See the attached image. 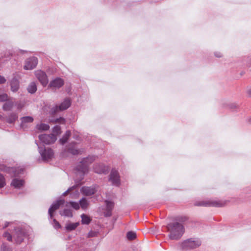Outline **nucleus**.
<instances>
[{
	"label": "nucleus",
	"mask_w": 251,
	"mask_h": 251,
	"mask_svg": "<svg viewBox=\"0 0 251 251\" xmlns=\"http://www.w3.org/2000/svg\"><path fill=\"white\" fill-rule=\"evenodd\" d=\"M53 123H60V124H65V120L64 118L62 117H60L59 118H57L54 120L51 121Z\"/></svg>",
	"instance_id": "7c9ffc66"
},
{
	"label": "nucleus",
	"mask_w": 251,
	"mask_h": 251,
	"mask_svg": "<svg viewBox=\"0 0 251 251\" xmlns=\"http://www.w3.org/2000/svg\"><path fill=\"white\" fill-rule=\"evenodd\" d=\"M9 224V222H6V223H5V225H4V227H4V228L6 227L7 226H8Z\"/></svg>",
	"instance_id": "79ce46f5"
},
{
	"label": "nucleus",
	"mask_w": 251,
	"mask_h": 251,
	"mask_svg": "<svg viewBox=\"0 0 251 251\" xmlns=\"http://www.w3.org/2000/svg\"><path fill=\"white\" fill-rule=\"evenodd\" d=\"M81 222L83 224H89L91 221V220L89 217L85 214H82L81 216Z\"/></svg>",
	"instance_id": "bb28decb"
},
{
	"label": "nucleus",
	"mask_w": 251,
	"mask_h": 251,
	"mask_svg": "<svg viewBox=\"0 0 251 251\" xmlns=\"http://www.w3.org/2000/svg\"><path fill=\"white\" fill-rule=\"evenodd\" d=\"M225 204L226 203L225 202L213 201H211L209 204L213 206L221 207L224 206Z\"/></svg>",
	"instance_id": "a878e982"
},
{
	"label": "nucleus",
	"mask_w": 251,
	"mask_h": 251,
	"mask_svg": "<svg viewBox=\"0 0 251 251\" xmlns=\"http://www.w3.org/2000/svg\"><path fill=\"white\" fill-rule=\"evenodd\" d=\"M71 135V132L69 130H68L66 132L65 135L63 136V137L60 139V142L62 144H64L65 143L68 139V138L70 137Z\"/></svg>",
	"instance_id": "b1692460"
},
{
	"label": "nucleus",
	"mask_w": 251,
	"mask_h": 251,
	"mask_svg": "<svg viewBox=\"0 0 251 251\" xmlns=\"http://www.w3.org/2000/svg\"><path fill=\"white\" fill-rule=\"evenodd\" d=\"M249 94L251 96V89L249 90Z\"/></svg>",
	"instance_id": "a18cd8bd"
},
{
	"label": "nucleus",
	"mask_w": 251,
	"mask_h": 251,
	"mask_svg": "<svg viewBox=\"0 0 251 251\" xmlns=\"http://www.w3.org/2000/svg\"><path fill=\"white\" fill-rule=\"evenodd\" d=\"M201 244L200 241L198 240L188 239L183 242L181 244V248L183 250H189L196 248Z\"/></svg>",
	"instance_id": "7ed1b4c3"
},
{
	"label": "nucleus",
	"mask_w": 251,
	"mask_h": 251,
	"mask_svg": "<svg viewBox=\"0 0 251 251\" xmlns=\"http://www.w3.org/2000/svg\"><path fill=\"white\" fill-rule=\"evenodd\" d=\"M38 63L37 58L32 57L27 59L25 61L24 69L25 70H32L34 68Z\"/></svg>",
	"instance_id": "0eeeda50"
},
{
	"label": "nucleus",
	"mask_w": 251,
	"mask_h": 251,
	"mask_svg": "<svg viewBox=\"0 0 251 251\" xmlns=\"http://www.w3.org/2000/svg\"><path fill=\"white\" fill-rule=\"evenodd\" d=\"M77 169L82 173H84L87 170V166L86 165H84L83 162H81Z\"/></svg>",
	"instance_id": "c85d7f7f"
},
{
	"label": "nucleus",
	"mask_w": 251,
	"mask_h": 251,
	"mask_svg": "<svg viewBox=\"0 0 251 251\" xmlns=\"http://www.w3.org/2000/svg\"><path fill=\"white\" fill-rule=\"evenodd\" d=\"M136 234L133 231H129L127 233L126 237L129 240H133L136 238Z\"/></svg>",
	"instance_id": "c756f323"
},
{
	"label": "nucleus",
	"mask_w": 251,
	"mask_h": 251,
	"mask_svg": "<svg viewBox=\"0 0 251 251\" xmlns=\"http://www.w3.org/2000/svg\"><path fill=\"white\" fill-rule=\"evenodd\" d=\"M5 185V180L3 176L0 174V188L3 187Z\"/></svg>",
	"instance_id": "2f4dec72"
},
{
	"label": "nucleus",
	"mask_w": 251,
	"mask_h": 251,
	"mask_svg": "<svg viewBox=\"0 0 251 251\" xmlns=\"http://www.w3.org/2000/svg\"><path fill=\"white\" fill-rule=\"evenodd\" d=\"M69 152L73 154H77L78 153L79 151L75 148H73L69 149Z\"/></svg>",
	"instance_id": "e433bc0d"
},
{
	"label": "nucleus",
	"mask_w": 251,
	"mask_h": 251,
	"mask_svg": "<svg viewBox=\"0 0 251 251\" xmlns=\"http://www.w3.org/2000/svg\"><path fill=\"white\" fill-rule=\"evenodd\" d=\"M3 236L4 237L6 238L7 240L9 241H11L12 240V236H11V235H10V233H9L7 232H5L3 234Z\"/></svg>",
	"instance_id": "c9c22d12"
},
{
	"label": "nucleus",
	"mask_w": 251,
	"mask_h": 251,
	"mask_svg": "<svg viewBox=\"0 0 251 251\" xmlns=\"http://www.w3.org/2000/svg\"><path fill=\"white\" fill-rule=\"evenodd\" d=\"M33 120V118L31 116H25L22 117L21 118V126L23 128H25L28 126L29 124L32 123Z\"/></svg>",
	"instance_id": "ddd939ff"
},
{
	"label": "nucleus",
	"mask_w": 251,
	"mask_h": 251,
	"mask_svg": "<svg viewBox=\"0 0 251 251\" xmlns=\"http://www.w3.org/2000/svg\"><path fill=\"white\" fill-rule=\"evenodd\" d=\"M1 251H12L10 249L6 247L5 245H2L1 247Z\"/></svg>",
	"instance_id": "58836bf2"
},
{
	"label": "nucleus",
	"mask_w": 251,
	"mask_h": 251,
	"mask_svg": "<svg viewBox=\"0 0 251 251\" xmlns=\"http://www.w3.org/2000/svg\"><path fill=\"white\" fill-rule=\"evenodd\" d=\"M109 179L113 185H119L120 181L118 172L115 170H112L110 173Z\"/></svg>",
	"instance_id": "6e6552de"
},
{
	"label": "nucleus",
	"mask_w": 251,
	"mask_h": 251,
	"mask_svg": "<svg viewBox=\"0 0 251 251\" xmlns=\"http://www.w3.org/2000/svg\"><path fill=\"white\" fill-rule=\"evenodd\" d=\"M53 132L56 135L60 134L61 133L60 127L58 126H54L53 128Z\"/></svg>",
	"instance_id": "473e14b6"
},
{
	"label": "nucleus",
	"mask_w": 251,
	"mask_h": 251,
	"mask_svg": "<svg viewBox=\"0 0 251 251\" xmlns=\"http://www.w3.org/2000/svg\"><path fill=\"white\" fill-rule=\"evenodd\" d=\"M80 191L83 195L86 196H90L94 193V189L89 187H82Z\"/></svg>",
	"instance_id": "dca6fc26"
},
{
	"label": "nucleus",
	"mask_w": 251,
	"mask_h": 251,
	"mask_svg": "<svg viewBox=\"0 0 251 251\" xmlns=\"http://www.w3.org/2000/svg\"><path fill=\"white\" fill-rule=\"evenodd\" d=\"M36 128L37 129L39 130L46 131L49 129L50 126L47 124L41 123L37 125L36 126Z\"/></svg>",
	"instance_id": "6ab92c4d"
},
{
	"label": "nucleus",
	"mask_w": 251,
	"mask_h": 251,
	"mask_svg": "<svg viewBox=\"0 0 251 251\" xmlns=\"http://www.w3.org/2000/svg\"><path fill=\"white\" fill-rule=\"evenodd\" d=\"M25 232L22 228H18L15 229V233L13 234V237L16 241V243L20 244L24 239Z\"/></svg>",
	"instance_id": "1a4fd4ad"
},
{
	"label": "nucleus",
	"mask_w": 251,
	"mask_h": 251,
	"mask_svg": "<svg viewBox=\"0 0 251 251\" xmlns=\"http://www.w3.org/2000/svg\"><path fill=\"white\" fill-rule=\"evenodd\" d=\"M61 215L71 217L73 216L72 211L70 209H65L63 212H60Z\"/></svg>",
	"instance_id": "cd10ccee"
},
{
	"label": "nucleus",
	"mask_w": 251,
	"mask_h": 251,
	"mask_svg": "<svg viewBox=\"0 0 251 251\" xmlns=\"http://www.w3.org/2000/svg\"><path fill=\"white\" fill-rule=\"evenodd\" d=\"M76 187L75 186H73L70 188H69L66 191H65L63 194V196H65L68 193L71 191L72 190H74Z\"/></svg>",
	"instance_id": "4c0bfd02"
},
{
	"label": "nucleus",
	"mask_w": 251,
	"mask_h": 251,
	"mask_svg": "<svg viewBox=\"0 0 251 251\" xmlns=\"http://www.w3.org/2000/svg\"><path fill=\"white\" fill-rule=\"evenodd\" d=\"M28 92L31 94L35 93L37 91V86L35 82H31L28 86L27 88Z\"/></svg>",
	"instance_id": "aec40b11"
},
{
	"label": "nucleus",
	"mask_w": 251,
	"mask_h": 251,
	"mask_svg": "<svg viewBox=\"0 0 251 251\" xmlns=\"http://www.w3.org/2000/svg\"><path fill=\"white\" fill-rule=\"evenodd\" d=\"M25 185V181L18 178H13L11 182V185L15 189H21Z\"/></svg>",
	"instance_id": "f8f14e48"
},
{
	"label": "nucleus",
	"mask_w": 251,
	"mask_h": 251,
	"mask_svg": "<svg viewBox=\"0 0 251 251\" xmlns=\"http://www.w3.org/2000/svg\"><path fill=\"white\" fill-rule=\"evenodd\" d=\"M95 172L98 174H106L108 172V168L103 164H98L95 167Z\"/></svg>",
	"instance_id": "2eb2a0df"
},
{
	"label": "nucleus",
	"mask_w": 251,
	"mask_h": 251,
	"mask_svg": "<svg viewBox=\"0 0 251 251\" xmlns=\"http://www.w3.org/2000/svg\"><path fill=\"white\" fill-rule=\"evenodd\" d=\"M8 100V96L6 94L0 95V101H5Z\"/></svg>",
	"instance_id": "72a5a7b5"
},
{
	"label": "nucleus",
	"mask_w": 251,
	"mask_h": 251,
	"mask_svg": "<svg viewBox=\"0 0 251 251\" xmlns=\"http://www.w3.org/2000/svg\"><path fill=\"white\" fill-rule=\"evenodd\" d=\"M79 205L83 209H85L88 206V202L85 198H82L79 201Z\"/></svg>",
	"instance_id": "393cba45"
},
{
	"label": "nucleus",
	"mask_w": 251,
	"mask_h": 251,
	"mask_svg": "<svg viewBox=\"0 0 251 251\" xmlns=\"http://www.w3.org/2000/svg\"><path fill=\"white\" fill-rule=\"evenodd\" d=\"M64 84V80L61 78H56L52 80L50 83L49 86L54 89H58Z\"/></svg>",
	"instance_id": "9b49d317"
},
{
	"label": "nucleus",
	"mask_w": 251,
	"mask_h": 251,
	"mask_svg": "<svg viewBox=\"0 0 251 251\" xmlns=\"http://www.w3.org/2000/svg\"><path fill=\"white\" fill-rule=\"evenodd\" d=\"M13 104L14 103L13 101L8 100L3 104V109L5 111L10 110L12 108Z\"/></svg>",
	"instance_id": "412c9836"
},
{
	"label": "nucleus",
	"mask_w": 251,
	"mask_h": 251,
	"mask_svg": "<svg viewBox=\"0 0 251 251\" xmlns=\"http://www.w3.org/2000/svg\"><path fill=\"white\" fill-rule=\"evenodd\" d=\"M19 174V173H16V172L14 173V175H18Z\"/></svg>",
	"instance_id": "49530a36"
},
{
	"label": "nucleus",
	"mask_w": 251,
	"mask_h": 251,
	"mask_svg": "<svg viewBox=\"0 0 251 251\" xmlns=\"http://www.w3.org/2000/svg\"><path fill=\"white\" fill-rule=\"evenodd\" d=\"M39 151L42 159L44 161L51 159L53 156V152L50 148L43 149L42 147H39Z\"/></svg>",
	"instance_id": "20e7f679"
},
{
	"label": "nucleus",
	"mask_w": 251,
	"mask_h": 251,
	"mask_svg": "<svg viewBox=\"0 0 251 251\" xmlns=\"http://www.w3.org/2000/svg\"><path fill=\"white\" fill-rule=\"evenodd\" d=\"M64 203V201L60 200L53 203L49 210V213L50 218L52 217L53 212L59 208L60 205Z\"/></svg>",
	"instance_id": "9d476101"
},
{
	"label": "nucleus",
	"mask_w": 251,
	"mask_h": 251,
	"mask_svg": "<svg viewBox=\"0 0 251 251\" xmlns=\"http://www.w3.org/2000/svg\"><path fill=\"white\" fill-rule=\"evenodd\" d=\"M249 121L251 123V117L249 119Z\"/></svg>",
	"instance_id": "de8ad7c7"
},
{
	"label": "nucleus",
	"mask_w": 251,
	"mask_h": 251,
	"mask_svg": "<svg viewBox=\"0 0 251 251\" xmlns=\"http://www.w3.org/2000/svg\"><path fill=\"white\" fill-rule=\"evenodd\" d=\"M52 224L55 228H58L60 227L59 223L55 219L53 220V223Z\"/></svg>",
	"instance_id": "f704fd0d"
},
{
	"label": "nucleus",
	"mask_w": 251,
	"mask_h": 251,
	"mask_svg": "<svg viewBox=\"0 0 251 251\" xmlns=\"http://www.w3.org/2000/svg\"><path fill=\"white\" fill-rule=\"evenodd\" d=\"M89 237H92L93 236V232H90L89 233H88V236Z\"/></svg>",
	"instance_id": "37998d69"
},
{
	"label": "nucleus",
	"mask_w": 251,
	"mask_h": 251,
	"mask_svg": "<svg viewBox=\"0 0 251 251\" xmlns=\"http://www.w3.org/2000/svg\"><path fill=\"white\" fill-rule=\"evenodd\" d=\"M35 75L36 78L44 87L47 85L48 83V79L45 72L41 70H37L35 72Z\"/></svg>",
	"instance_id": "423d86ee"
},
{
	"label": "nucleus",
	"mask_w": 251,
	"mask_h": 251,
	"mask_svg": "<svg viewBox=\"0 0 251 251\" xmlns=\"http://www.w3.org/2000/svg\"><path fill=\"white\" fill-rule=\"evenodd\" d=\"M79 225V222L69 223L66 224L65 228L68 231H72L75 229Z\"/></svg>",
	"instance_id": "f3484780"
},
{
	"label": "nucleus",
	"mask_w": 251,
	"mask_h": 251,
	"mask_svg": "<svg viewBox=\"0 0 251 251\" xmlns=\"http://www.w3.org/2000/svg\"><path fill=\"white\" fill-rule=\"evenodd\" d=\"M6 81V79L4 78V77L0 75V84H2L5 83Z\"/></svg>",
	"instance_id": "ea45409f"
},
{
	"label": "nucleus",
	"mask_w": 251,
	"mask_h": 251,
	"mask_svg": "<svg viewBox=\"0 0 251 251\" xmlns=\"http://www.w3.org/2000/svg\"><path fill=\"white\" fill-rule=\"evenodd\" d=\"M71 104V100L69 98L65 99L59 105L53 107L51 110L52 113H55L68 109Z\"/></svg>",
	"instance_id": "f03ea898"
},
{
	"label": "nucleus",
	"mask_w": 251,
	"mask_h": 251,
	"mask_svg": "<svg viewBox=\"0 0 251 251\" xmlns=\"http://www.w3.org/2000/svg\"><path fill=\"white\" fill-rule=\"evenodd\" d=\"M11 90L13 92L17 91L19 87V82L17 79L14 78L11 82Z\"/></svg>",
	"instance_id": "a211bd4d"
},
{
	"label": "nucleus",
	"mask_w": 251,
	"mask_h": 251,
	"mask_svg": "<svg viewBox=\"0 0 251 251\" xmlns=\"http://www.w3.org/2000/svg\"><path fill=\"white\" fill-rule=\"evenodd\" d=\"M39 138L43 143L45 144L53 143L56 140V137L53 134H42L39 136Z\"/></svg>",
	"instance_id": "39448f33"
},
{
	"label": "nucleus",
	"mask_w": 251,
	"mask_h": 251,
	"mask_svg": "<svg viewBox=\"0 0 251 251\" xmlns=\"http://www.w3.org/2000/svg\"><path fill=\"white\" fill-rule=\"evenodd\" d=\"M167 227L170 232L169 238L171 240L179 239L184 232L183 226L178 223L169 224Z\"/></svg>",
	"instance_id": "f257e3e1"
},
{
	"label": "nucleus",
	"mask_w": 251,
	"mask_h": 251,
	"mask_svg": "<svg viewBox=\"0 0 251 251\" xmlns=\"http://www.w3.org/2000/svg\"><path fill=\"white\" fill-rule=\"evenodd\" d=\"M18 118V116L16 114H11L7 118L6 121L8 123L12 124L14 123Z\"/></svg>",
	"instance_id": "5701e85b"
},
{
	"label": "nucleus",
	"mask_w": 251,
	"mask_h": 251,
	"mask_svg": "<svg viewBox=\"0 0 251 251\" xmlns=\"http://www.w3.org/2000/svg\"><path fill=\"white\" fill-rule=\"evenodd\" d=\"M23 106L24 105L23 104L19 103L17 104V108L18 109H21Z\"/></svg>",
	"instance_id": "a19ab883"
},
{
	"label": "nucleus",
	"mask_w": 251,
	"mask_h": 251,
	"mask_svg": "<svg viewBox=\"0 0 251 251\" xmlns=\"http://www.w3.org/2000/svg\"><path fill=\"white\" fill-rule=\"evenodd\" d=\"M106 208L104 211V214L106 217H109L111 215V211L114 206V203L111 201H105Z\"/></svg>",
	"instance_id": "4468645a"
},
{
	"label": "nucleus",
	"mask_w": 251,
	"mask_h": 251,
	"mask_svg": "<svg viewBox=\"0 0 251 251\" xmlns=\"http://www.w3.org/2000/svg\"><path fill=\"white\" fill-rule=\"evenodd\" d=\"M216 56L218 57H221L222 55H221V53H219V54H216Z\"/></svg>",
	"instance_id": "c03bdc74"
},
{
	"label": "nucleus",
	"mask_w": 251,
	"mask_h": 251,
	"mask_svg": "<svg viewBox=\"0 0 251 251\" xmlns=\"http://www.w3.org/2000/svg\"><path fill=\"white\" fill-rule=\"evenodd\" d=\"M66 206L67 207H69L70 206H72L74 209L75 210H78L79 209L80 205L79 203L74 202V201H70L69 202H67L66 204Z\"/></svg>",
	"instance_id": "4be33fe9"
}]
</instances>
